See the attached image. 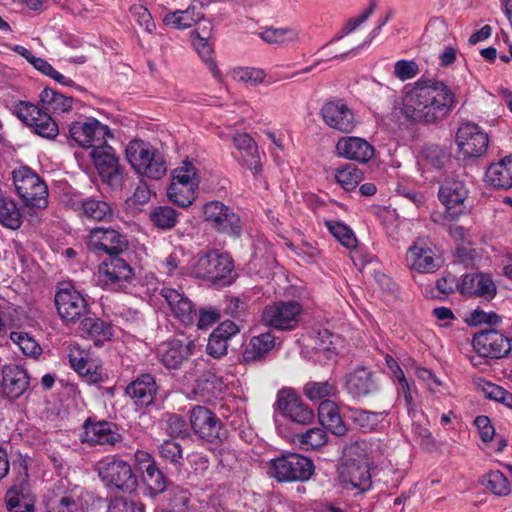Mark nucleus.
<instances>
[{
	"instance_id": "a878e982",
	"label": "nucleus",
	"mask_w": 512,
	"mask_h": 512,
	"mask_svg": "<svg viewBox=\"0 0 512 512\" xmlns=\"http://www.w3.org/2000/svg\"><path fill=\"white\" fill-rule=\"evenodd\" d=\"M30 381L27 371L19 365L8 364L2 368L1 391L4 396L16 399L29 388Z\"/></svg>"
},
{
	"instance_id": "13d9d810",
	"label": "nucleus",
	"mask_w": 512,
	"mask_h": 512,
	"mask_svg": "<svg viewBox=\"0 0 512 512\" xmlns=\"http://www.w3.org/2000/svg\"><path fill=\"white\" fill-rule=\"evenodd\" d=\"M10 339L26 356L36 357L42 352L40 345L26 332L12 331L10 333Z\"/></svg>"
},
{
	"instance_id": "8fccbe9b",
	"label": "nucleus",
	"mask_w": 512,
	"mask_h": 512,
	"mask_svg": "<svg viewBox=\"0 0 512 512\" xmlns=\"http://www.w3.org/2000/svg\"><path fill=\"white\" fill-rule=\"evenodd\" d=\"M0 224L16 230L22 224V217L17 204L7 197L0 196Z\"/></svg>"
},
{
	"instance_id": "5701e85b",
	"label": "nucleus",
	"mask_w": 512,
	"mask_h": 512,
	"mask_svg": "<svg viewBox=\"0 0 512 512\" xmlns=\"http://www.w3.org/2000/svg\"><path fill=\"white\" fill-rule=\"evenodd\" d=\"M84 432L81 436L83 443L89 445L101 446H115L121 442L122 436L118 432L116 424L108 421L93 422L90 419L86 420L84 425Z\"/></svg>"
},
{
	"instance_id": "0e129e2a",
	"label": "nucleus",
	"mask_w": 512,
	"mask_h": 512,
	"mask_svg": "<svg viewBox=\"0 0 512 512\" xmlns=\"http://www.w3.org/2000/svg\"><path fill=\"white\" fill-rule=\"evenodd\" d=\"M419 72V65L414 60L401 59L394 64L393 74L401 81L410 80L416 77Z\"/></svg>"
},
{
	"instance_id": "f8f14e48",
	"label": "nucleus",
	"mask_w": 512,
	"mask_h": 512,
	"mask_svg": "<svg viewBox=\"0 0 512 512\" xmlns=\"http://www.w3.org/2000/svg\"><path fill=\"white\" fill-rule=\"evenodd\" d=\"M54 301L60 318L65 322L81 320L88 311L83 295L68 282L57 286Z\"/></svg>"
},
{
	"instance_id": "9b49d317",
	"label": "nucleus",
	"mask_w": 512,
	"mask_h": 512,
	"mask_svg": "<svg viewBox=\"0 0 512 512\" xmlns=\"http://www.w3.org/2000/svg\"><path fill=\"white\" fill-rule=\"evenodd\" d=\"M121 255L109 256L99 265L97 279L103 288L118 291L133 279L134 270Z\"/></svg>"
},
{
	"instance_id": "3c124183",
	"label": "nucleus",
	"mask_w": 512,
	"mask_h": 512,
	"mask_svg": "<svg viewBox=\"0 0 512 512\" xmlns=\"http://www.w3.org/2000/svg\"><path fill=\"white\" fill-rule=\"evenodd\" d=\"M263 41L269 44L285 45L299 40V31L292 27L266 28L260 33Z\"/></svg>"
},
{
	"instance_id": "6e6552de",
	"label": "nucleus",
	"mask_w": 512,
	"mask_h": 512,
	"mask_svg": "<svg viewBox=\"0 0 512 512\" xmlns=\"http://www.w3.org/2000/svg\"><path fill=\"white\" fill-rule=\"evenodd\" d=\"M313 473L312 460L297 453L283 454L269 465V474L279 482L307 481Z\"/></svg>"
},
{
	"instance_id": "2eb2a0df",
	"label": "nucleus",
	"mask_w": 512,
	"mask_h": 512,
	"mask_svg": "<svg viewBox=\"0 0 512 512\" xmlns=\"http://www.w3.org/2000/svg\"><path fill=\"white\" fill-rule=\"evenodd\" d=\"M90 156L103 182L111 187H118L122 184L124 170L119 164L114 149L106 144V140L95 146L90 151Z\"/></svg>"
},
{
	"instance_id": "a211bd4d",
	"label": "nucleus",
	"mask_w": 512,
	"mask_h": 512,
	"mask_svg": "<svg viewBox=\"0 0 512 512\" xmlns=\"http://www.w3.org/2000/svg\"><path fill=\"white\" fill-rule=\"evenodd\" d=\"M456 143L465 157H480L488 149L489 137L480 126L468 122L458 128Z\"/></svg>"
},
{
	"instance_id": "58836bf2",
	"label": "nucleus",
	"mask_w": 512,
	"mask_h": 512,
	"mask_svg": "<svg viewBox=\"0 0 512 512\" xmlns=\"http://www.w3.org/2000/svg\"><path fill=\"white\" fill-rule=\"evenodd\" d=\"M275 346V337L272 333L266 332L250 339L244 352L245 362H255L264 358Z\"/></svg>"
},
{
	"instance_id": "f3484780",
	"label": "nucleus",
	"mask_w": 512,
	"mask_h": 512,
	"mask_svg": "<svg viewBox=\"0 0 512 512\" xmlns=\"http://www.w3.org/2000/svg\"><path fill=\"white\" fill-rule=\"evenodd\" d=\"M87 248L97 254L112 256L122 254L128 249L126 237L113 228L96 227L90 230L87 240Z\"/></svg>"
},
{
	"instance_id": "ea45409f",
	"label": "nucleus",
	"mask_w": 512,
	"mask_h": 512,
	"mask_svg": "<svg viewBox=\"0 0 512 512\" xmlns=\"http://www.w3.org/2000/svg\"><path fill=\"white\" fill-rule=\"evenodd\" d=\"M79 329L82 335L91 338L97 345L109 340L113 335L112 326L96 317L81 319Z\"/></svg>"
},
{
	"instance_id": "c85d7f7f",
	"label": "nucleus",
	"mask_w": 512,
	"mask_h": 512,
	"mask_svg": "<svg viewBox=\"0 0 512 512\" xmlns=\"http://www.w3.org/2000/svg\"><path fill=\"white\" fill-rule=\"evenodd\" d=\"M9 512H35L36 498L27 481L13 484L5 494Z\"/></svg>"
},
{
	"instance_id": "dca6fc26",
	"label": "nucleus",
	"mask_w": 512,
	"mask_h": 512,
	"mask_svg": "<svg viewBox=\"0 0 512 512\" xmlns=\"http://www.w3.org/2000/svg\"><path fill=\"white\" fill-rule=\"evenodd\" d=\"M189 418L191 428L199 438L214 443L226 437L221 420L207 407L200 405L193 407Z\"/></svg>"
},
{
	"instance_id": "aec40b11",
	"label": "nucleus",
	"mask_w": 512,
	"mask_h": 512,
	"mask_svg": "<svg viewBox=\"0 0 512 512\" xmlns=\"http://www.w3.org/2000/svg\"><path fill=\"white\" fill-rule=\"evenodd\" d=\"M406 264L418 273H434L441 267L442 261L423 240H417L407 250Z\"/></svg>"
},
{
	"instance_id": "052dcab7",
	"label": "nucleus",
	"mask_w": 512,
	"mask_h": 512,
	"mask_svg": "<svg viewBox=\"0 0 512 512\" xmlns=\"http://www.w3.org/2000/svg\"><path fill=\"white\" fill-rule=\"evenodd\" d=\"M486 488L497 496H507L511 492L508 479L499 470L491 471L486 475Z\"/></svg>"
},
{
	"instance_id": "bb28decb",
	"label": "nucleus",
	"mask_w": 512,
	"mask_h": 512,
	"mask_svg": "<svg viewBox=\"0 0 512 512\" xmlns=\"http://www.w3.org/2000/svg\"><path fill=\"white\" fill-rule=\"evenodd\" d=\"M336 153L351 161L367 163L374 156V147L360 137H342L336 144Z\"/></svg>"
},
{
	"instance_id": "a19ab883",
	"label": "nucleus",
	"mask_w": 512,
	"mask_h": 512,
	"mask_svg": "<svg viewBox=\"0 0 512 512\" xmlns=\"http://www.w3.org/2000/svg\"><path fill=\"white\" fill-rule=\"evenodd\" d=\"M202 18L203 14L197 12L194 5H189L185 10H176L167 13L162 21L170 28L185 30L194 26Z\"/></svg>"
},
{
	"instance_id": "39448f33",
	"label": "nucleus",
	"mask_w": 512,
	"mask_h": 512,
	"mask_svg": "<svg viewBox=\"0 0 512 512\" xmlns=\"http://www.w3.org/2000/svg\"><path fill=\"white\" fill-rule=\"evenodd\" d=\"M234 262L230 255L210 251L199 255L194 262L193 276L220 286L233 281Z\"/></svg>"
},
{
	"instance_id": "e433bc0d",
	"label": "nucleus",
	"mask_w": 512,
	"mask_h": 512,
	"mask_svg": "<svg viewBox=\"0 0 512 512\" xmlns=\"http://www.w3.org/2000/svg\"><path fill=\"white\" fill-rule=\"evenodd\" d=\"M226 388L223 380L211 371L203 372L196 380L193 392L204 401H211L222 395Z\"/></svg>"
},
{
	"instance_id": "f704fd0d",
	"label": "nucleus",
	"mask_w": 512,
	"mask_h": 512,
	"mask_svg": "<svg viewBox=\"0 0 512 512\" xmlns=\"http://www.w3.org/2000/svg\"><path fill=\"white\" fill-rule=\"evenodd\" d=\"M485 181L498 189L512 187V155L492 163L486 170Z\"/></svg>"
},
{
	"instance_id": "e2e57ef3",
	"label": "nucleus",
	"mask_w": 512,
	"mask_h": 512,
	"mask_svg": "<svg viewBox=\"0 0 512 512\" xmlns=\"http://www.w3.org/2000/svg\"><path fill=\"white\" fill-rule=\"evenodd\" d=\"M39 110L40 108L37 105L26 101H19L12 107V113L29 127L36 119Z\"/></svg>"
},
{
	"instance_id": "4be33fe9",
	"label": "nucleus",
	"mask_w": 512,
	"mask_h": 512,
	"mask_svg": "<svg viewBox=\"0 0 512 512\" xmlns=\"http://www.w3.org/2000/svg\"><path fill=\"white\" fill-rule=\"evenodd\" d=\"M172 316L185 326L195 323L196 310L193 302L179 289L163 287L160 291Z\"/></svg>"
},
{
	"instance_id": "423d86ee",
	"label": "nucleus",
	"mask_w": 512,
	"mask_h": 512,
	"mask_svg": "<svg viewBox=\"0 0 512 512\" xmlns=\"http://www.w3.org/2000/svg\"><path fill=\"white\" fill-rule=\"evenodd\" d=\"M200 178L193 162L185 160L174 169L167 189L169 200L183 208L189 207L197 197Z\"/></svg>"
},
{
	"instance_id": "a18cd8bd",
	"label": "nucleus",
	"mask_w": 512,
	"mask_h": 512,
	"mask_svg": "<svg viewBox=\"0 0 512 512\" xmlns=\"http://www.w3.org/2000/svg\"><path fill=\"white\" fill-rule=\"evenodd\" d=\"M190 494L180 486H169L165 490L164 509L167 512H187Z\"/></svg>"
},
{
	"instance_id": "7c9ffc66",
	"label": "nucleus",
	"mask_w": 512,
	"mask_h": 512,
	"mask_svg": "<svg viewBox=\"0 0 512 512\" xmlns=\"http://www.w3.org/2000/svg\"><path fill=\"white\" fill-rule=\"evenodd\" d=\"M194 343L190 341L184 344L182 341L173 339L162 343L157 350L160 362L168 369L178 368L184 360L191 355Z\"/></svg>"
},
{
	"instance_id": "6ab92c4d",
	"label": "nucleus",
	"mask_w": 512,
	"mask_h": 512,
	"mask_svg": "<svg viewBox=\"0 0 512 512\" xmlns=\"http://www.w3.org/2000/svg\"><path fill=\"white\" fill-rule=\"evenodd\" d=\"M468 193V189L461 181H446L441 185L438 191V198L445 207V219L453 221L466 212L465 201Z\"/></svg>"
},
{
	"instance_id": "bf43d9fd",
	"label": "nucleus",
	"mask_w": 512,
	"mask_h": 512,
	"mask_svg": "<svg viewBox=\"0 0 512 512\" xmlns=\"http://www.w3.org/2000/svg\"><path fill=\"white\" fill-rule=\"evenodd\" d=\"M232 77L237 82H242L248 86H256L264 82L266 73L259 68H237L233 70Z\"/></svg>"
},
{
	"instance_id": "79ce46f5",
	"label": "nucleus",
	"mask_w": 512,
	"mask_h": 512,
	"mask_svg": "<svg viewBox=\"0 0 512 512\" xmlns=\"http://www.w3.org/2000/svg\"><path fill=\"white\" fill-rule=\"evenodd\" d=\"M40 103L47 113L61 114L68 112L72 108L73 98L51 88H45L40 93Z\"/></svg>"
},
{
	"instance_id": "37998d69",
	"label": "nucleus",
	"mask_w": 512,
	"mask_h": 512,
	"mask_svg": "<svg viewBox=\"0 0 512 512\" xmlns=\"http://www.w3.org/2000/svg\"><path fill=\"white\" fill-rule=\"evenodd\" d=\"M157 453L164 463L172 465L176 470L182 468L184 455L179 442L172 439L163 440L157 447Z\"/></svg>"
},
{
	"instance_id": "412c9836",
	"label": "nucleus",
	"mask_w": 512,
	"mask_h": 512,
	"mask_svg": "<svg viewBox=\"0 0 512 512\" xmlns=\"http://www.w3.org/2000/svg\"><path fill=\"white\" fill-rule=\"evenodd\" d=\"M276 407L282 415L297 424L307 425L314 419L312 409L305 405L296 394L289 389L279 391Z\"/></svg>"
},
{
	"instance_id": "c9c22d12",
	"label": "nucleus",
	"mask_w": 512,
	"mask_h": 512,
	"mask_svg": "<svg viewBox=\"0 0 512 512\" xmlns=\"http://www.w3.org/2000/svg\"><path fill=\"white\" fill-rule=\"evenodd\" d=\"M195 260L182 247H176L165 259L162 266L164 272L169 276L193 275Z\"/></svg>"
},
{
	"instance_id": "de8ad7c7",
	"label": "nucleus",
	"mask_w": 512,
	"mask_h": 512,
	"mask_svg": "<svg viewBox=\"0 0 512 512\" xmlns=\"http://www.w3.org/2000/svg\"><path fill=\"white\" fill-rule=\"evenodd\" d=\"M303 392L311 401H324L325 398L335 397L338 394V389L336 382L332 380L309 381L304 385Z\"/></svg>"
},
{
	"instance_id": "b1692460",
	"label": "nucleus",
	"mask_w": 512,
	"mask_h": 512,
	"mask_svg": "<svg viewBox=\"0 0 512 512\" xmlns=\"http://www.w3.org/2000/svg\"><path fill=\"white\" fill-rule=\"evenodd\" d=\"M344 387L353 399H361L377 392L378 383L370 369L358 366L346 375Z\"/></svg>"
},
{
	"instance_id": "f03ea898",
	"label": "nucleus",
	"mask_w": 512,
	"mask_h": 512,
	"mask_svg": "<svg viewBox=\"0 0 512 512\" xmlns=\"http://www.w3.org/2000/svg\"><path fill=\"white\" fill-rule=\"evenodd\" d=\"M380 452L379 443L357 441L347 450L338 468V479L342 488L354 495L369 491L372 487L371 469Z\"/></svg>"
},
{
	"instance_id": "49530a36",
	"label": "nucleus",
	"mask_w": 512,
	"mask_h": 512,
	"mask_svg": "<svg viewBox=\"0 0 512 512\" xmlns=\"http://www.w3.org/2000/svg\"><path fill=\"white\" fill-rule=\"evenodd\" d=\"M388 412H373L363 409H354L351 413V418L361 430L371 432L376 430L379 425L385 420Z\"/></svg>"
},
{
	"instance_id": "c03bdc74",
	"label": "nucleus",
	"mask_w": 512,
	"mask_h": 512,
	"mask_svg": "<svg viewBox=\"0 0 512 512\" xmlns=\"http://www.w3.org/2000/svg\"><path fill=\"white\" fill-rule=\"evenodd\" d=\"M142 474V479L146 487V495L151 498H155L161 493H164L169 487L167 486V479L158 467V464L146 468Z\"/></svg>"
},
{
	"instance_id": "1a4fd4ad",
	"label": "nucleus",
	"mask_w": 512,
	"mask_h": 512,
	"mask_svg": "<svg viewBox=\"0 0 512 512\" xmlns=\"http://www.w3.org/2000/svg\"><path fill=\"white\" fill-rule=\"evenodd\" d=\"M477 356L471 357L473 366L481 364V358L501 359L512 356V338L506 337L495 329L477 333L472 340Z\"/></svg>"
},
{
	"instance_id": "338daca9",
	"label": "nucleus",
	"mask_w": 512,
	"mask_h": 512,
	"mask_svg": "<svg viewBox=\"0 0 512 512\" xmlns=\"http://www.w3.org/2000/svg\"><path fill=\"white\" fill-rule=\"evenodd\" d=\"M130 12L136 19L137 23L144 28L148 33H153L156 25L153 21L152 15L149 10L143 5H133L130 8Z\"/></svg>"
},
{
	"instance_id": "774afa93",
	"label": "nucleus",
	"mask_w": 512,
	"mask_h": 512,
	"mask_svg": "<svg viewBox=\"0 0 512 512\" xmlns=\"http://www.w3.org/2000/svg\"><path fill=\"white\" fill-rule=\"evenodd\" d=\"M228 340L212 332L209 336L206 351L214 358H221L227 354Z\"/></svg>"
},
{
	"instance_id": "7ed1b4c3",
	"label": "nucleus",
	"mask_w": 512,
	"mask_h": 512,
	"mask_svg": "<svg viewBox=\"0 0 512 512\" xmlns=\"http://www.w3.org/2000/svg\"><path fill=\"white\" fill-rule=\"evenodd\" d=\"M126 158L137 174L150 179H161L167 171L161 153L150 143L132 140L126 147Z\"/></svg>"
},
{
	"instance_id": "09e8293b",
	"label": "nucleus",
	"mask_w": 512,
	"mask_h": 512,
	"mask_svg": "<svg viewBox=\"0 0 512 512\" xmlns=\"http://www.w3.org/2000/svg\"><path fill=\"white\" fill-rule=\"evenodd\" d=\"M325 226L333 237L347 249L357 247L358 241L353 230L344 222L339 220H326Z\"/></svg>"
},
{
	"instance_id": "473e14b6",
	"label": "nucleus",
	"mask_w": 512,
	"mask_h": 512,
	"mask_svg": "<svg viewBox=\"0 0 512 512\" xmlns=\"http://www.w3.org/2000/svg\"><path fill=\"white\" fill-rule=\"evenodd\" d=\"M233 144L238 150L239 160L256 176L262 171L255 141L247 133H237L233 136Z\"/></svg>"
},
{
	"instance_id": "69168bd1",
	"label": "nucleus",
	"mask_w": 512,
	"mask_h": 512,
	"mask_svg": "<svg viewBox=\"0 0 512 512\" xmlns=\"http://www.w3.org/2000/svg\"><path fill=\"white\" fill-rule=\"evenodd\" d=\"M166 430L171 437L184 438L189 434L185 419L178 414L167 415Z\"/></svg>"
},
{
	"instance_id": "c756f323",
	"label": "nucleus",
	"mask_w": 512,
	"mask_h": 512,
	"mask_svg": "<svg viewBox=\"0 0 512 512\" xmlns=\"http://www.w3.org/2000/svg\"><path fill=\"white\" fill-rule=\"evenodd\" d=\"M460 292L465 296H476L492 299L496 295L497 287L492 278L484 273H470L463 276Z\"/></svg>"
},
{
	"instance_id": "4468645a",
	"label": "nucleus",
	"mask_w": 512,
	"mask_h": 512,
	"mask_svg": "<svg viewBox=\"0 0 512 512\" xmlns=\"http://www.w3.org/2000/svg\"><path fill=\"white\" fill-rule=\"evenodd\" d=\"M67 137L80 147L92 150L106 138H112L113 134L107 125L100 123L95 118H86L72 122L69 125Z\"/></svg>"
},
{
	"instance_id": "2f4dec72",
	"label": "nucleus",
	"mask_w": 512,
	"mask_h": 512,
	"mask_svg": "<svg viewBox=\"0 0 512 512\" xmlns=\"http://www.w3.org/2000/svg\"><path fill=\"white\" fill-rule=\"evenodd\" d=\"M318 419L321 425L335 436H344L348 431L339 408L333 401H321L318 407Z\"/></svg>"
},
{
	"instance_id": "cd10ccee",
	"label": "nucleus",
	"mask_w": 512,
	"mask_h": 512,
	"mask_svg": "<svg viewBox=\"0 0 512 512\" xmlns=\"http://www.w3.org/2000/svg\"><path fill=\"white\" fill-rule=\"evenodd\" d=\"M125 392L137 406L148 407L155 401L158 385L153 375L142 374L127 385Z\"/></svg>"
},
{
	"instance_id": "603ef678",
	"label": "nucleus",
	"mask_w": 512,
	"mask_h": 512,
	"mask_svg": "<svg viewBox=\"0 0 512 512\" xmlns=\"http://www.w3.org/2000/svg\"><path fill=\"white\" fill-rule=\"evenodd\" d=\"M30 127L34 132L47 139H54L59 134V128L53 118L41 108L35 120H33Z\"/></svg>"
},
{
	"instance_id": "72a5a7b5",
	"label": "nucleus",
	"mask_w": 512,
	"mask_h": 512,
	"mask_svg": "<svg viewBox=\"0 0 512 512\" xmlns=\"http://www.w3.org/2000/svg\"><path fill=\"white\" fill-rule=\"evenodd\" d=\"M73 208L85 217L95 221H108L113 217L111 205L97 198H81L72 204Z\"/></svg>"
},
{
	"instance_id": "20e7f679",
	"label": "nucleus",
	"mask_w": 512,
	"mask_h": 512,
	"mask_svg": "<svg viewBox=\"0 0 512 512\" xmlns=\"http://www.w3.org/2000/svg\"><path fill=\"white\" fill-rule=\"evenodd\" d=\"M94 470L107 488L129 493L137 488L138 479L131 465L116 456L101 459Z\"/></svg>"
},
{
	"instance_id": "4d7b16f0",
	"label": "nucleus",
	"mask_w": 512,
	"mask_h": 512,
	"mask_svg": "<svg viewBox=\"0 0 512 512\" xmlns=\"http://www.w3.org/2000/svg\"><path fill=\"white\" fill-rule=\"evenodd\" d=\"M193 46L196 49L199 56L202 58V60L207 63L208 68L213 74V76L216 79L220 80L221 72L213 59V48L208 42V40L197 34V36L193 39Z\"/></svg>"
},
{
	"instance_id": "5fc2aeb1",
	"label": "nucleus",
	"mask_w": 512,
	"mask_h": 512,
	"mask_svg": "<svg viewBox=\"0 0 512 512\" xmlns=\"http://www.w3.org/2000/svg\"><path fill=\"white\" fill-rule=\"evenodd\" d=\"M301 447L305 450H317L328 442V435L325 429L314 427L304 433L297 435Z\"/></svg>"
},
{
	"instance_id": "393cba45",
	"label": "nucleus",
	"mask_w": 512,
	"mask_h": 512,
	"mask_svg": "<svg viewBox=\"0 0 512 512\" xmlns=\"http://www.w3.org/2000/svg\"><path fill=\"white\" fill-rule=\"evenodd\" d=\"M323 121L332 129L350 133L356 126L351 109L341 101H330L321 108Z\"/></svg>"
},
{
	"instance_id": "680f3d73",
	"label": "nucleus",
	"mask_w": 512,
	"mask_h": 512,
	"mask_svg": "<svg viewBox=\"0 0 512 512\" xmlns=\"http://www.w3.org/2000/svg\"><path fill=\"white\" fill-rule=\"evenodd\" d=\"M107 512H145V506L140 501L116 496L109 500Z\"/></svg>"
},
{
	"instance_id": "4c0bfd02",
	"label": "nucleus",
	"mask_w": 512,
	"mask_h": 512,
	"mask_svg": "<svg viewBox=\"0 0 512 512\" xmlns=\"http://www.w3.org/2000/svg\"><path fill=\"white\" fill-rule=\"evenodd\" d=\"M83 490L74 489L49 500L48 512H84Z\"/></svg>"
},
{
	"instance_id": "9d476101",
	"label": "nucleus",
	"mask_w": 512,
	"mask_h": 512,
	"mask_svg": "<svg viewBox=\"0 0 512 512\" xmlns=\"http://www.w3.org/2000/svg\"><path fill=\"white\" fill-rule=\"evenodd\" d=\"M302 305L295 300L274 302L263 309V323L275 330L291 331L298 327Z\"/></svg>"
},
{
	"instance_id": "ddd939ff",
	"label": "nucleus",
	"mask_w": 512,
	"mask_h": 512,
	"mask_svg": "<svg viewBox=\"0 0 512 512\" xmlns=\"http://www.w3.org/2000/svg\"><path fill=\"white\" fill-rule=\"evenodd\" d=\"M202 212L204 220L214 230L231 236H240L242 230L240 217L229 206L214 200L205 203Z\"/></svg>"
},
{
	"instance_id": "0eeeda50",
	"label": "nucleus",
	"mask_w": 512,
	"mask_h": 512,
	"mask_svg": "<svg viewBox=\"0 0 512 512\" xmlns=\"http://www.w3.org/2000/svg\"><path fill=\"white\" fill-rule=\"evenodd\" d=\"M13 182L26 206L37 209H45L48 206L47 185L32 169L27 166L15 169Z\"/></svg>"
},
{
	"instance_id": "864d4df0",
	"label": "nucleus",
	"mask_w": 512,
	"mask_h": 512,
	"mask_svg": "<svg viewBox=\"0 0 512 512\" xmlns=\"http://www.w3.org/2000/svg\"><path fill=\"white\" fill-rule=\"evenodd\" d=\"M150 220L158 229L170 230L178 222V213L169 206H159L151 211Z\"/></svg>"
},
{
	"instance_id": "f257e3e1",
	"label": "nucleus",
	"mask_w": 512,
	"mask_h": 512,
	"mask_svg": "<svg viewBox=\"0 0 512 512\" xmlns=\"http://www.w3.org/2000/svg\"><path fill=\"white\" fill-rule=\"evenodd\" d=\"M455 95L442 81L420 78L403 89L401 113L411 121L436 123L455 106Z\"/></svg>"
},
{
	"instance_id": "6e6d98bb",
	"label": "nucleus",
	"mask_w": 512,
	"mask_h": 512,
	"mask_svg": "<svg viewBox=\"0 0 512 512\" xmlns=\"http://www.w3.org/2000/svg\"><path fill=\"white\" fill-rule=\"evenodd\" d=\"M362 176L361 170L357 167L346 165L343 168L336 169L334 178L343 189L351 191L361 182Z\"/></svg>"
}]
</instances>
